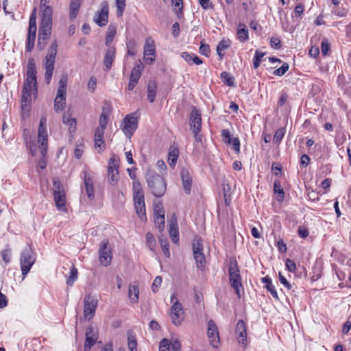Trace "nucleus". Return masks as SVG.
I'll return each mask as SVG.
<instances>
[{
  "mask_svg": "<svg viewBox=\"0 0 351 351\" xmlns=\"http://www.w3.org/2000/svg\"><path fill=\"white\" fill-rule=\"evenodd\" d=\"M38 94L37 71L33 58L28 59L27 64L26 78L22 90L21 106L27 107L30 104L32 96L36 97Z\"/></svg>",
  "mask_w": 351,
  "mask_h": 351,
  "instance_id": "1",
  "label": "nucleus"
},
{
  "mask_svg": "<svg viewBox=\"0 0 351 351\" xmlns=\"http://www.w3.org/2000/svg\"><path fill=\"white\" fill-rule=\"evenodd\" d=\"M38 142V148L41 154V158L39 160V167L43 169L47 166L46 154L47 152V118L45 117H42L40 119Z\"/></svg>",
  "mask_w": 351,
  "mask_h": 351,
  "instance_id": "2",
  "label": "nucleus"
},
{
  "mask_svg": "<svg viewBox=\"0 0 351 351\" xmlns=\"http://www.w3.org/2000/svg\"><path fill=\"white\" fill-rule=\"evenodd\" d=\"M147 185L152 190V194L156 197H162L166 191V184L164 179L152 170H148L146 174Z\"/></svg>",
  "mask_w": 351,
  "mask_h": 351,
  "instance_id": "3",
  "label": "nucleus"
},
{
  "mask_svg": "<svg viewBox=\"0 0 351 351\" xmlns=\"http://www.w3.org/2000/svg\"><path fill=\"white\" fill-rule=\"evenodd\" d=\"M133 200L137 215L142 221H146L144 193L141 183L138 181L133 183Z\"/></svg>",
  "mask_w": 351,
  "mask_h": 351,
  "instance_id": "4",
  "label": "nucleus"
},
{
  "mask_svg": "<svg viewBox=\"0 0 351 351\" xmlns=\"http://www.w3.org/2000/svg\"><path fill=\"white\" fill-rule=\"evenodd\" d=\"M58 44L56 40H54L50 45L47 53L44 59V66L45 69V81L49 84L52 79L54 64L57 55Z\"/></svg>",
  "mask_w": 351,
  "mask_h": 351,
  "instance_id": "5",
  "label": "nucleus"
},
{
  "mask_svg": "<svg viewBox=\"0 0 351 351\" xmlns=\"http://www.w3.org/2000/svg\"><path fill=\"white\" fill-rule=\"evenodd\" d=\"M67 89V76L62 75L59 82L56 97L54 99V110L59 113L66 105V94Z\"/></svg>",
  "mask_w": 351,
  "mask_h": 351,
  "instance_id": "6",
  "label": "nucleus"
},
{
  "mask_svg": "<svg viewBox=\"0 0 351 351\" xmlns=\"http://www.w3.org/2000/svg\"><path fill=\"white\" fill-rule=\"evenodd\" d=\"M52 8L50 6L43 9L38 31L39 35L50 37L52 32Z\"/></svg>",
  "mask_w": 351,
  "mask_h": 351,
  "instance_id": "7",
  "label": "nucleus"
},
{
  "mask_svg": "<svg viewBox=\"0 0 351 351\" xmlns=\"http://www.w3.org/2000/svg\"><path fill=\"white\" fill-rule=\"evenodd\" d=\"M228 273L230 285L235 290L238 297L240 298V288L242 287V283L240 271L238 268V265L236 260H232L230 261L228 268Z\"/></svg>",
  "mask_w": 351,
  "mask_h": 351,
  "instance_id": "8",
  "label": "nucleus"
},
{
  "mask_svg": "<svg viewBox=\"0 0 351 351\" xmlns=\"http://www.w3.org/2000/svg\"><path fill=\"white\" fill-rule=\"evenodd\" d=\"M35 261L36 256L33 251L29 247L25 248L21 252L20 256V266L23 278L29 273Z\"/></svg>",
  "mask_w": 351,
  "mask_h": 351,
  "instance_id": "9",
  "label": "nucleus"
},
{
  "mask_svg": "<svg viewBox=\"0 0 351 351\" xmlns=\"http://www.w3.org/2000/svg\"><path fill=\"white\" fill-rule=\"evenodd\" d=\"M53 198L56 206L58 210H66V195L62 184L59 180L53 182Z\"/></svg>",
  "mask_w": 351,
  "mask_h": 351,
  "instance_id": "10",
  "label": "nucleus"
},
{
  "mask_svg": "<svg viewBox=\"0 0 351 351\" xmlns=\"http://www.w3.org/2000/svg\"><path fill=\"white\" fill-rule=\"evenodd\" d=\"M176 294L173 293L171 298V302L173 305L170 308L169 317L171 320V323L175 326H179L182 324L184 320V310L182 304L178 302H173Z\"/></svg>",
  "mask_w": 351,
  "mask_h": 351,
  "instance_id": "11",
  "label": "nucleus"
},
{
  "mask_svg": "<svg viewBox=\"0 0 351 351\" xmlns=\"http://www.w3.org/2000/svg\"><path fill=\"white\" fill-rule=\"evenodd\" d=\"M98 253L101 265L105 267L109 265L112 261V253L108 240L105 239L101 242Z\"/></svg>",
  "mask_w": 351,
  "mask_h": 351,
  "instance_id": "12",
  "label": "nucleus"
},
{
  "mask_svg": "<svg viewBox=\"0 0 351 351\" xmlns=\"http://www.w3.org/2000/svg\"><path fill=\"white\" fill-rule=\"evenodd\" d=\"M138 126L137 117L134 114H130L123 119L121 127L125 135L130 138Z\"/></svg>",
  "mask_w": 351,
  "mask_h": 351,
  "instance_id": "13",
  "label": "nucleus"
},
{
  "mask_svg": "<svg viewBox=\"0 0 351 351\" xmlns=\"http://www.w3.org/2000/svg\"><path fill=\"white\" fill-rule=\"evenodd\" d=\"M82 178L84 183V186L82 187V193H83L85 191L88 199L93 200L95 197L93 178L87 170H84L82 172Z\"/></svg>",
  "mask_w": 351,
  "mask_h": 351,
  "instance_id": "14",
  "label": "nucleus"
},
{
  "mask_svg": "<svg viewBox=\"0 0 351 351\" xmlns=\"http://www.w3.org/2000/svg\"><path fill=\"white\" fill-rule=\"evenodd\" d=\"M207 335L210 344L213 348H217L220 343V337L217 326L213 319L208 322Z\"/></svg>",
  "mask_w": 351,
  "mask_h": 351,
  "instance_id": "15",
  "label": "nucleus"
},
{
  "mask_svg": "<svg viewBox=\"0 0 351 351\" xmlns=\"http://www.w3.org/2000/svg\"><path fill=\"white\" fill-rule=\"evenodd\" d=\"M101 9L94 17L95 23L99 27L105 26L108 23L109 5L107 1H102L100 4Z\"/></svg>",
  "mask_w": 351,
  "mask_h": 351,
  "instance_id": "16",
  "label": "nucleus"
},
{
  "mask_svg": "<svg viewBox=\"0 0 351 351\" xmlns=\"http://www.w3.org/2000/svg\"><path fill=\"white\" fill-rule=\"evenodd\" d=\"M97 305V300L90 295L85 297L84 315L88 320L91 319L95 315Z\"/></svg>",
  "mask_w": 351,
  "mask_h": 351,
  "instance_id": "17",
  "label": "nucleus"
},
{
  "mask_svg": "<svg viewBox=\"0 0 351 351\" xmlns=\"http://www.w3.org/2000/svg\"><path fill=\"white\" fill-rule=\"evenodd\" d=\"M143 53L145 61L147 64H151L155 60V45L151 38L146 40Z\"/></svg>",
  "mask_w": 351,
  "mask_h": 351,
  "instance_id": "18",
  "label": "nucleus"
},
{
  "mask_svg": "<svg viewBox=\"0 0 351 351\" xmlns=\"http://www.w3.org/2000/svg\"><path fill=\"white\" fill-rule=\"evenodd\" d=\"M180 177L184 191L186 194L189 195L191 192L193 182L192 173L188 169L183 168L180 171Z\"/></svg>",
  "mask_w": 351,
  "mask_h": 351,
  "instance_id": "19",
  "label": "nucleus"
},
{
  "mask_svg": "<svg viewBox=\"0 0 351 351\" xmlns=\"http://www.w3.org/2000/svg\"><path fill=\"white\" fill-rule=\"evenodd\" d=\"M190 127L193 132H200L202 128L201 113L198 109L193 108L190 115Z\"/></svg>",
  "mask_w": 351,
  "mask_h": 351,
  "instance_id": "20",
  "label": "nucleus"
},
{
  "mask_svg": "<svg viewBox=\"0 0 351 351\" xmlns=\"http://www.w3.org/2000/svg\"><path fill=\"white\" fill-rule=\"evenodd\" d=\"M235 334L238 342L243 344V346L247 345V328L246 325L243 319H240L237 322L235 328Z\"/></svg>",
  "mask_w": 351,
  "mask_h": 351,
  "instance_id": "21",
  "label": "nucleus"
},
{
  "mask_svg": "<svg viewBox=\"0 0 351 351\" xmlns=\"http://www.w3.org/2000/svg\"><path fill=\"white\" fill-rule=\"evenodd\" d=\"M142 70L143 66L141 63H139L138 64L136 65L132 69L130 76V81L128 85V90L129 91L132 90L137 84L140 79Z\"/></svg>",
  "mask_w": 351,
  "mask_h": 351,
  "instance_id": "22",
  "label": "nucleus"
},
{
  "mask_svg": "<svg viewBox=\"0 0 351 351\" xmlns=\"http://www.w3.org/2000/svg\"><path fill=\"white\" fill-rule=\"evenodd\" d=\"M116 49L114 47H108L104 58V71H108L112 66V62L115 58Z\"/></svg>",
  "mask_w": 351,
  "mask_h": 351,
  "instance_id": "23",
  "label": "nucleus"
},
{
  "mask_svg": "<svg viewBox=\"0 0 351 351\" xmlns=\"http://www.w3.org/2000/svg\"><path fill=\"white\" fill-rule=\"evenodd\" d=\"M97 337H95L92 327H88L86 330V341L84 343V351H90L91 347L96 343Z\"/></svg>",
  "mask_w": 351,
  "mask_h": 351,
  "instance_id": "24",
  "label": "nucleus"
},
{
  "mask_svg": "<svg viewBox=\"0 0 351 351\" xmlns=\"http://www.w3.org/2000/svg\"><path fill=\"white\" fill-rule=\"evenodd\" d=\"M104 131L95 130L94 137V145L98 152H101L106 147L105 141L104 140Z\"/></svg>",
  "mask_w": 351,
  "mask_h": 351,
  "instance_id": "25",
  "label": "nucleus"
},
{
  "mask_svg": "<svg viewBox=\"0 0 351 351\" xmlns=\"http://www.w3.org/2000/svg\"><path fill=\"white\" fill-rule=\"evenodd\" d=\"M169 234L172 241L176 244H178L179 242V231L178 225L176 219H171V221Z\"/></svg>",
  "mask_w": 351,
  "mask_h": 351,
  "instance_id": "26",
  "label": "nucleus"
},
{
  "mask_svg": "<svg viewBox=\"0 0 351 351\" xmlns=\"http://www.w3.org/2000/svg\"><path fill=\"white\" fill-rule=\"evenodd\" d=\"M157 84L154 80H150L148 82L147 84V99L150 103H153L155 100V97L156 95V91H157Z\"/></svg>",
  "mask_w": 351,
  "mask_h": 351,
  "instance_id": "27",
  "label": "nucleus"
},
{
  "mask_svg": "<svg viewBox=\"0 0 351 351\" xmlns=\"http://www.w3.org/2000/svg\"><path fill=\"white\" fill-rule=\"evenodd\" d=\"M274 192L276 195V198L278 202H282L285 199V191L279 180H276L274 182Z\"/></svg>",
  "mask_w": 351,
  "mask_h": 351,
  "instance_id": "28",
  "label": "nucleus"
},
{
  "mask_svg": "<svg viewBox=\"0 0 351 351\" xmlns=\"http://www.w3.org/2000/svg\"><path fill=\"white\" fill-rule=\"evenodd\" d=\"M181 56L189 64H195L199 65L202 64V60L194 53L183 52Z\"/></svg>",
  "mask_w": 351,
  "mask_h": 351,
  "instance_id": "29",
  "label": "nucleus"
},
{
  "mask_svg": "<svg viewBox=\"0 0 351 351\" xmlns=\"http://www.w3.org/2000/svg\"><path fill=\"white\" fill-rule=\"evenodd\" d=\"M237 34L240 42L243 43L247 40L249 38V32L246 25L239 23Z\"/></svg>",
  "mask_w": 351,
  "mask_h": 351,
  "instance_id": "30",
  "label": "nucleus"
},
{
  "mask_svg": "<svg viewBox=\"0 0 351 351\" xmlns=\"http://www.w3.org/2000/svg\"><path fill=\"white\" fill-rule=\"evenodd\" d=\"M36 8H34L29 17L28 34L36 35Z\"/></svg>",
  "mask_w": 351,
  "mask_h": 351,
  "instance_id": "31",
  "label": "nucleus"
},
{
  "mask_svg": "<svg viewBox=\"0 0 351 351\" xmlns=\"http://www.w3.org/2000/svg\"><path fill=\"white\" fill-rule=\"evenodd\" d=\"M139 290L138 286L131 285L128 289V297L132 304H136L138 302Z\"/></svg>",
  "mask_w": 351,
  "mask_h": 351,
  "instance_id": "32",
  "label": "nucleus"
},
{
  "mask_svg": "<svg viewBox=\"0 0 351 351\" xmlns=\"http://www.w3.org/2000/svg\"><path fill=\"white\" fill-rule=\"evenodd\" d=\"M62 122L64 125L68 126L69 132L71 134L75 132L77 121L75 118H71L69 116L64 114L62 117Z\"/></svg>",
  "mask_w": 351,
  "mask_h": 351,
  "instance_id": "33",
  "label": "nucleus"
},
{
  "mask_svg": "<svg viewBox=\"0 0 351 351\" xmlns=\"http://www.w3.org/2000/svg\"><path fill=\"white\" fill-rule=\"evenodd\" d=\"M81 4V0H71L69 7V17L71 20L76 18Z\"/></svg>",
  "mask_w": 351,
  "mask_h": 351,
  "instance_id": "34",
  "label": "nucleus"
},
{
  "mask_svg": "<svg viewBox=\"0 0 351 351\" xmlns=\"http://www.w3.org/2000/svg\"><path fill=\"white\" fill-rule=\"evenodd\" d=\"M230 46V40L227 39H223L219 41L217 46V55L219 56L220 60H222L224 56L223 51L228 49Z\"/></svg>",
  "mask_w": 351,
  "mask_h": 351,
  "instance_id": "35",
  "label": "nucleus"
},
{
  "mask_svg": "<svg viewBox=\"0 0 351 351\" xmlns=\"http://www.w3.org/2000/svg\"><path fill=\"white\" fill-rule=\"evenodd\" d=\"M154 217L155 223L158 225V229L162 231L165 228V211L160 209L158 211L155 210Z\"/></svg>",
  "mask_w": 351,
  "mask_h": 351,
  "instance_id": "36",
  "label": "nucleus"
},
{
  "mask_svg": "<svg viewBox=\"0 0 351 351\" xmlns=\"http://www.w3.org/2000/svg\"><path fill=\"white\" fill-rule=\"evenodd\" d=\"M262 281L264 284H265V287L267 288V291H269L271 295L276 300H278V296L277 291L275 289V287L272 284L271 279L268 277H264L262 278Z\"/></svg>",
  "mask_w": 351,
  "mask_h": 351,
  "instance_id": "37",
  "label": "nucleus"
},
{
  "mask_svg": "<svg viewBox=\"0 0 351 351\" xmlns=\"http://www.w3.org/2000/svg\"><path fill=\"white\" fill-rule=\"evenodd\" d=\"M117 28L113 25H110L106 36L105 43L108 47H112L111 43L116 35Z\"/></svg>",
  "mask_w": 351,
  "mask_h": 351,
  "instance_id": "38",
  "label": "nucleus"
},
{
  "mask_svg": "<svg viewBox=\"0 0 351 351\" xmlns=\"http://www.w3.org/2000/svg\"><path fill=\"white\" fill-rule=\"evenodd\" d=\"M178 149L175 147H171L169 152V164L171 167L176 166L178 158Z\"/></svg>",
  "mask_w": 351,
  "mask_h": 351,
  "instance_id": "39",
  "label": "nucleus"
},
{
  "mask_svg": "<svg viewBox=\"0 0 351 351\" xmlns=\"http://www.w3.org/2000/svg\"><path fill=\"white\" fill-rule=\"evenodd\" d=\"M192 246L193 255H198L204 253L202 241L201 239H194L192 243Z\"/></svg>",
  "mask_w": 351,
  "mask_h": 351,
  "instance_id": "40",
  "label": "nucleus"
},
{
  "mask_svg": "<svg viewBox=\"0 0 351 351\" xmlns=\"http://www.w3.org/2000/svg\"><path fill=\"white\" fill-rule=\"evenodd\" d=\"M223 83L228 86H234V78L227 72H222L220 75Z\"/></svg>",
  "mask_w": 351,
  "mask_h": 351,
  "instance_id": "41",
  "label": "nucleus"
},
{
  "mask_svg": "<svg viewBox=\"0 0 351 351\" xmlns=\"http://www.w3.org/2000/svg\"><path fill=\"white\" fill-rule=\"evenodd\" d=\"M176 339L170 341L167 339H162L160 342L159 351H171L173 350L172 344Z\"/></svg>",
  "mask_w": 351,
  "mask_h": 351,
  "instance_id": "42",
  "label": "nucleus"
},
{
  "mask_svg": "<svg viewBox=\"0 0 351 351\" xmlns=\"http://www.w3.org/2000/svg\"><path fill=\"white\" fill-rule=\"evenodd\" d=\"M108 181L111 185L115 186L119 180V171L108 170Z\"/></svg>",
  "mask_w": 351,
  "mask_h": 351,
  "instance_id": "43",
  "label": "nucleus"
},
{
  "mask_svg": "<svg viewBox=\"0 0 351 351\" xmlns=\"http://www.w3.org/2000/svg\"><path fill=\"white\" fill-rule=\"evenodd\" d=\"M77 269L74 266H72L71 271H70V275L66 280L67 285L73 286L74 282L77 280Z\"/></svg>",
  "mask_w": 351,
  "mask_h": 351,
  "instance_id": "44",
  "label": "nucleus"
},
{
  "mask_svg": "<svg viewBox=\"0 0 351 351\" xmlns=\"http://www.w3.org/2000/svg\"><path fill=\"white\" fill-rule=\"evenodd\" d=\"M265 53L264 52H262L259 50H256L255 51V54L253 58V66H254V69H257L259 67L260 64L261 62V60L263 58V56H265Z\"/></svg>",
  "mask_w": 351,
  "mask_h": 351,
  "instance_id": "45",
  "label": "nucleus"
},
{
  "mask_svg": "<svg viewBox=\"0 0 351 351\" xmlns=\"http://www.w3.org/2000/svg\"><path fill=\"white\" fill-rule=\"evenodd\" d=\"M108 121V115L104 112H102L99 118V125L96 128V130L104 131L106 128Z\"/></svg>",
  "mask_w": 351,
  "mask_h": 351,
  "instance_id": "46",
  "label": "nucleus"
},
{
  "mask_svg": "<svg viewBox=\"0 0 351 351\" xmlns=\"http://www.w3.org/2000/svg\"><path fill=\"white\" fill-rule=\"evenodd\" d=\"M119 158L113 155L109 160L108 170L119 171Z\"/></svg>",
  "mask_w": 351,
  "mask_h": 351,
  "instance_id": "47",
  "label": "nucleus"
},
{
  "mask_svg": "<svg viewBox=\"0 0 351 351\" xmlns=\"http://www.w3.org/2000/svg\"><path fill=\"white\" fill-rule=\"evenodd\" d=\"M159 241L164 254L169 258L170 256V251L167 239L165 238H160Z\"/></svg>",
  "mask_w": 351,
  "mask_h": 351,
  "instance_id": "48",
  "label": "nucleus"
},
{
  "mask_svg": "<svg viewBox=\"0 0 351 351\" xmlns=\"http://www.w3.org/2000/svg\"><path fill=\"white\" fill-rule=\"evenodd\" d=\"M194 259L195 261L196 266L199 269H203L205 266V256L204 253L198 255H193Z\"/></svg>",
  "mask_w": 351,
  "mask_h": 351,
  "instance_id": "49",
  "label": "nucleus"
},
{
  "mask_svg": "<svg viewBox=\"0 0 351 351\" xmlns=\"http://www.w3.org/2000/svg\"><path fill=\"white\" fill-rule=\"evenodd\" d=\"M117 6V15L120 17L123 16L125 8V0H115Z\"/></svg>",
  "mask_w": 351,
  "mask_h": 351,
  "instance_id": "50",
  "label": "nucleus"
},
{
  "mask_svg": "<svg viewBox=\"0 0 351 351\" xmlns=\"http://www.w3.org/2000/svg\"><path fill=\"white\" fill-rule=\"evenodd\" d=\"M49 38V37L39 35L38 36V43H37V47L39 50H43L45 47L47 45V40Z\"/></svg>",
  "mask_w": 351,
  "mask_h": 351,
  "instance_id": "51",
  "label": "nucleus"
},
{
  "mask_svg": "<svg viewBox=\"0 0 351 351\" xmlns=\"http://www.w3.org/2000/svg\"><path fill=\"white\" fill-rule=\"evenodd\" d=\"M36 40V35H27V43H26V51L31 52L34 47V43Z\"/></svg>",
  "mask_w": 351,
  "mask_h": 351,
  "instance_id": "52",
  "label": "nucleus"
},
{
  "mask_svg": "<svg viewBox=\"0 0 351 351\" xmlns=\"http://www.w3.org/2000/svg\"><path fill=\"white\" fill-rule=\"evenodd\" d=\"M1 257H2L3 261L6 264L9 263L11 261V257H12L11 250L9 247L4 249L1 252Z\"/></svg>",
  "mask_w": 351,
  "mask_h": 351,
  "instance_id": "53",
  "label": "nucleus"
},
{
  "mask_svg": "<svg viewBox=\"0 0 351 351\" xmlns=\"http://www.w3.org/2000/svg\"><path fill=\"white\" fill-rule=\"evenodd\" d=\"M285 128H281L278 129L276 131L274 136V141H275V143H279L282 141V139L285 135Z\"/></svg>",
  "mask_w": 351,
  "mask_h": 351,
  "instance_id": "54",
  "label": "nucleus"
},
{
  "mask_svg": "<svg viewBox=\"0 0 351 351\" xmlns=\"http://www.w3.org/2000/svg\"><path fill=\"white\" fill-rule=\"evenodd\" d=\"M126 47L128 48V55L133 56L136 54L135 51V42L134 40H130L126 43Z\"/></svg>",
  "mask_w": 351,
  "mask_h": 351,
  "instance_id": "55",
  "label": "nucleus"
},
{
  "mask_svg": "<svg viewBox=\"0 0 351 351\" xmlns=\"http://www.w3.org/2000/svg\"><path fill=\"white\" fill-rule=\"evenodd\" d=\"M145 237H146L147 246L149 247V248L151 250H154V247L155 246V244H156L154 237L153 236V234L152 233L147 232L146 234Z\"/></svg>",
  "mask_w": 351,
  "mask_h": 351,
  "instance_id": "56",
  "label": "nucleus"
},
{
  "mask_svg": "<svg viewBox=\"0 0 351 351\" xmlns=\"http://www.w3.org/2000/svg\"><path fill=\"white\" fill-rule=\"evenodd\" d=\"M221 136L223 138V141L227 144H231L232 140L234 138L231 137L230 132L228 129H224L221 131Z\"/></svg>",
  "mask_w": 351,
  "mask_h": 351,
  "instance_id": "57",
  "label": "nucleus"
},
{
  "mask_svg": "<svg viewBox=\"0 0 351 351\" xmlns=\"http://www.w3.org/2000/svg\"><path fill=\"white\" fill-rule=\"evenodd\" d=\"M289 68V64L284 62L280 68L274 71V74L278 76H282L288 71Z\"/></svg>",
  "mask_w": 351,
  "mask_h": 351,
  "instance_id": "58",
  "label": "nucleus"
},
{
  "mask_svg": "<svg viewBox=\"0 0 351 351\" xmlns=\"http://www.w3.org/2000/svg\"><path fill=\"white\" fill-rule=\"evenodd\" d=\"M128 348L130 350V351H137L136 350V341L134 339V337L132 335L128 336Z\"/></svg>",
  "mask_w": 351,
  "mask_h": 351,
  "instance_id": "59",
  "label": "nucleus"
},
{
  "mask_svg": "<svg viewBox=\"0 0 351 351\" xmlns=\"http://www.w3.org/2000/svg\"><path fill=\"white\" fill-rule=\"evenodd\" d=\"M330 48V44L328 43V40L326 39L323 40L321 44V51L322 54L324 56L327 55Z\"/></svg>",
  "mask_w": 351,
  "mask_h": 351,
  "instance_id": "60",
  "label": "nucleus"
},
{
  "mask_svg": "<svg viewBox=\"0 0 351 351\" xmlns=\"http://www.w3.org/2000/svg\"><path fill=\"white\" fill-rule=\"evenodd\" d=\"M210 52V47L208 45L205 44L203 42H201V45L199 47V53L202 55H204L205 56H208Z\"/></svg>",
  "mask_w": 351,
  "mask_h": 351,
  "instance_id": "61",
  "label": "nucleus"
},
{
  "mask_svg": "<svg viewBox=\"0 0 351 351\" xmlns=\"http://www.w3.org/2000/svg\"><path fill=\"white\" fill-rule=\"evenodd\" d=\"M161 283H162V278L160 276H156L152 283V291L155 293L156 291H158V288L161 285Z\"/></svg>",
  "mask_w": 351,
  "mask_h": 351,
  "instance_id": "62",
  "label": "nucleus"
},
{
  "mask_svg": "<svg viewBox=\"0 0 351 351\" xmlns=\"http://www.w3.org/2000/svg\"><path fill=\"white\" fill-rule=\"evenodd\" d=\"M97 86V79L94 76H91L88 82V88L92 93L95 90Z\"/></svg>",
  "mask_w": 351,
  "mask_h": 351,
  "instance_id": "63",
  "label": "nucleus"
},
{
  "mask_svg": "<svg viewBox=\"0 0 351 351\" xmlns=\"http://www.w3.org/2000/svg\"><path fill=\"white\" fill-rule=\"evenodd\" d=\"M231 144L232 145V149L237 153L239 154L240 152V141L238 138H234L232 140Z\"/></svg>",
  "mask_w": 351,
  "mask_h": 351,
  "instance_id": "64",
  "label": "nucleus"
}]
</instances>
